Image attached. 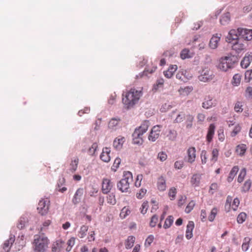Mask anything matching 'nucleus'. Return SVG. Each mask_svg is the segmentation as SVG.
<instances>
[{
    "mask_svg": "<svg viewBox=\"0 0 252 252\" xmlns=\"http://www.w3.org/2000/svg\"><path fill=\"white\" fill-rule=\"evenodd\" d=\"M49 200L48 198L42 199L38 203L37 210L41 215L47 214L49 210Z\"/></svg>",
    "mask_w": 252,
    "mask_h": 252,
    "instance_id": "nucleus-5",
    "label": "nucleus"
},
{
    "mask_svg": "<svg viewBox=\"0 0 252 252\" xmlns=\"http://www.w3.org/2000/svg\"><path fill=\"white\" fill-rule=\"evenodd\" d=\"M246 150V146L245 145H238L236 148V152L240 156L243 155Z\"/></svg>",
    "mask_w": 252,
    "mask_h": 252,
    "instance_id": "nucleus-50",
    "label": "nucleus"
},
{
    "mask_svg": "<svg viewBox=\"0 0 252 252\" xmlns=\"http://www.w3.org/2000/svg\"><path fill=\"white\" fill-rule=\"evenodd\" d=\"M194 227V224L192 221H189L187 226L186 237L187 239H190L192 236V231Z\"/></svg>",
    "mask_w": 252,
    "mask_h": 252,
    "instance_id": "nucleus-22",
    "label": "nucleus"
},
{
    "mask_svg": "<svg viewBox=\"0 0 252 252\" xmlns=\"http://www.w3.org/2000/svg\"><path fill=\"white\" fill-rule=\"evenodd\" d=\"M177 69L176 64H171L167 70L163 72L164 76L167 78H170Z\"/></svg>",
    "mask_w": 252,
    "mask_h": 252,
    "instance_id": "nucleus-25",
    "label": "nucleus"
},
{
    "mask_svg": "<svg viewBox=\"0 0 252 252\" xmlns=\"http://www.w3.org/2000/svg\"><path fill=\"white\" fill-rule=\"evenodd\" d=\"M251 187V182L250 180L246 181L243 187V191L244 192L248 191Z\"/></svg>",
    "mask_w": 252,
    "mask_h": 252,
    "instance_id": "nucleus-57",
    "label": "nucleus"
},
{
    "mask_svg": "<svg viewBox=\"0 0 252 252\" xmlns=\"http://www.w3.org/2000/svg\"><path fill=\"white\" fill-rule=\"evenodd\" d=\"M142 95L141 90H137L134 88L123 94L122 102L125 108L131 109L138 102L140 97Z\"/></svg>",
    "mask_w": 252,
    "mask_h": 252,
    "instance_id": "nucleus-1",
    "label": "nucleus"
},
{
    "mask_svg": "<svg viewBox=\"0 0 252 252\" xmlns=\"http://www.w3.org/2000/svg\"><path fill=\"white\" fill-rule=\"evenodd\" d=\"M233 64H217V67L221 71H227L229 69H232L234 67Z\"/></svg>",
    "mask_w": 252,
    "mask_h": 252,
    "instance_id": "nucleus-35",
    "label": "nucleus"
},
{
    "mask_svg": "<svg viewBox=\"0 0 252 252\" xmlns=\"http://www.w3.org/2000/svg\"><path fill=\"white\" fill-rule=\"evenodd\" d=\"M245 43H246V42L238 40L235 43L233 44L232 48L236 52L240 53L246 49V46Z\"/></svg>",
    "mask_w": 252,
    "mask_h": 252,
    "instance_id": "nucleus-14",
    "label": "nucleus"
},
{
    "mask_svg": "<svg viewBox=\"0 0 252 252\" xmlns=\"http://www.w3.org/2000/svg\"><path fill=\"white\" fill-rule=\"evenodd\" d=\"M149 126V121H145L139 127L135 129L132 135V141L134 144L138 145L142 144L143 140L142 136L143 134L147 131Z\"/></svg>",
    "mask_w": 252,
    "mask_h": 252,
    "instance_id": "nucleus-2",
    "label": "nucleus"
},
{
    "mask_svg": "<svg viewBox=\"0 0 252 252\" xmlns=\"http://www.w3.org/2000/svg\"><path fill=\"white\" fill-rule=\"evenodd\" d=\"M217 100L210 96L208 95L205 97L204 101L202 103V107L205 109H209L216 106Z\"/></svg>",
    "mask_w": 252,
    "mask_h": 252,
    "instance_id": "nucleus-8",
    "label": "nucleus"
},
{
    "mask_svg": "<svg viewBox=\"0 0 252 252\" xmlns=\"http://www.w3.org/2000/svg\"><path fill=\"white\" fill-rule=\"evenodd\" d=\"M79 158H78L76 157L73 159H72L71 163H70L69 165V170L71 172H74L77 168Z\"/></svg>",
    "mask_w": 252,
    "mask_h": 252,
    "instance_id": "nucleus-30",
    "label": "nucleus"
},
{
    "mask_svg": "<svg viewBox=\"0 0 252 252\" xmlns=\"http://www.w3.org/2000/svg\"><path fill=\"white\" fill-rule=\"evenodd\" d=\"M28 215H23V216H22L19 221H18V222L17 223V227L20 229H23L26 224L28 222Z\"/></svg>",
    "mask_w": 252,
    "mask_h": 252,
    "instance_id": "nucleus-29",
    "label": "nucleus"
},
{
    "mask_svg": "<svg viewBox=\"0 0 252 252\" xmlns=\"http://www.w3.org/2000/svg\"><path fill=\"white\" fill-rule=\"evenodd\" d=\"M239 59L237 56L228 54L220 59V63H237Z\"/></svg>",
    "mask_w": 252,
    "mask_h": 252,
    "instance_id": "nucleus-11",
    "label": "nucleus"
},
{
    "mask_svg": "<svg viewBox=\"0 0 252 252\" xmlns=\"http://www.w3.org/2000/svg\"><path fill=\"white\" fill-rule=\"evenodd\" d=\"M215 129L216 126L214 124H211L209 126L206 135V140L208 143H210L212 141L215 134Z\"/></svg>",
    "mask_w": 252,
    "mask_h": 252,
    "instance_id": "nucleus-21",
    "label": "nucleus"
},
{
    "mask_svg": "<svg viewBox=\"0 0 252 252\" xmlns=\"http://www.w3.org/2000/svg\"><path fill=\"white\" fill-rule=\"evenodd\" d=\"M113 187V183L108 178H103L102 181V192L104 194L109 193Z\"/></svg>",
    "mask_w": 252,
    "mask_h": 252,
    "instance_id": "nucleus-9",
    "label": "nucleus"
},
{
    "mask_svg": "<svg viewBox=\"0 0 252 252\" xmlns=\"http://www.w3.org/2000/svg\"><path fill=\"white\" fill-rule=\"evenodd\" d=\"M84 189L83 188H80L78 189L72 198V203L75 205L79 203L81 201V197H82Z\"/></svg>",
    "mask_w": 252,
    "mask_h": 252,
    "instance_id": "nucleus-19",
    "label": "nucleus"
},
{
    "mask_svg": "<svg viewBox=\"0 0 252 252\" xmlns=\"http://www.w3.org/2000/svg\"><path fill=\"white\" fill-rule=\"evenodd\" d=\"M218 139L220 141H223L225 139L224 130L223 128H220L218 130Z\"/></svg>",
    "mask_w": 252,
    "mask_h": 252,
    "instance_id": "nucleus-52",
    "label": "nucleus"
},
{
    "mask_svg": "<svg viewBox=\"0 0 252 252\" xmlns=\"http://www.w3.org/2000/svg\"><path fill=\"white\" fill-rule=\"evenodd\" d=\"M192 56V54L188 49H183L180 53V57L182 59L190 58Z\"/></svg>",
    "mask_w": 252,
    "mask_h": 252,
    "instance_id": "nucleus-38",
    "label": "nucleus"
},
{
    "mask_svg": "<svg viewBox=\"0 0 252 252\" xmlns=\"http://www.w3.org/2000/svg\"><path fill=\"white\" fill-rule=\"evenodd\" d=\"M213 78V75L208 69L205 68L203 69L200 73L198 76V79L202 82H207L211 81Z\"/></svg>",
    "mask_w": 252,
    "mask_h": 252,
    "instance_id": "nucleus-7",
    "label": "nucleus"
},
{
    "mask_svg": "<svg viewBox=\"0 0 252 252\" xmlns=\"http://www.w3.org/2000/svg\"><path fill=\"white\" fill-rule=\"evenodd\" d=\"M230 20V15L227 12L222 15L220 19V23L221 25H225L229 23Z\"/></svg>",
    "mask_w": 252,
    "mask_h": 252,
    "instance_id": "nucleus-33",
    "label": "nucleus"
},
{
    "mask_svg": "<svg viewBox=\"0 0 252 252\" xmlns=\"http://www.w3.org/2000/svg\"><path fill=\"white\" fill-rule=\"evenodd\" d=\"M15 240V236L10 234L8 240H6L3 245L2 249L5 252H9L11 247Z\"/></svg>",
    "mask_w": 252,
    "mask_h": 252,
    "instance_id": "nucleus-15",
    "label": "nucleus"
},
{
    "mask_svg": "<svg viewBox=\"0 0 252 252\" xmlns=\"http://www.w3.org/2000/svg\"><path fill=\"white\" fill-rule=\"evenodd\" d=\"M97 147V144L96 143H94L88 150V154L91 156H94L95 152L96 151Z\"/></svg>",
    "mask_w": 252,
    "mask_h": 252,
    "instance_id": "nucleus-41",
    "label": "nucleus"
},
{
    "mask_svg": "<svg viewBox=\"0 0 252 252\" xmlns=\"http://www.w3.org/2000/svg\"><path fill=\"white\" fill-rule=\"evenodd\" d=\"M195 206V202L194 201H191L187 205L185 209V212L187 213H189L193 208Z\"/></svg>",
    "mask_w": 252,
    "mask_h": 252,
    "instance_id": "nucleus-61",
    "label": "nucleus"
},
{
    "mask_svg": "<svg viewBox=\"0 0 252 252\" xmlns=\"http://www.w3.org/2000/svg\"><path fill=\"white\" fill-rule=\"evenodd\" d=\"M49 241L47 237L42 236L35 238L33 242L34 252H45Z\"/></svg>",
    "mask_w": 252,
    "mask_h": 252,
    "instance_id": "nucleus-4",
    "label": "nucleus"
},
{
    "mask_svg": "<svg viewBox=\"0 0 252 252\" xmlns=\"http://www.w3.org/2000/svg\"><path fill=\"white\" fill-rule=\"evenodd\" d=\"M174 218L172 216H168L165 220L163 227L165 229L169 228L173 224Z\"/></svg>",
    "mask_w": 252,
    "mask_h": 252,
    "instance_id": "nucleus-40",
    "label": "nucleus"
},
{
    "mask_svg": "<svg viewBox=\"0 0 252 252\" xmlns=\"http://www.w3.org/2000/svg\"><path fill=\"white\" fill-rule=\"evenodd\" d=\"M125 141V138L123 136H119L115 138L113 141V147L115 149L120 150L122 149L123 144Z\"/></svg>",
    "mask_w": 252,
    "mask_h": 252,
    "instance_id": "nucleus-20",
    "label": "nucleus"
},
{
    "mask_svg": "<svg viewBox=\"0 0 252 252\" xmlns=\"http://www.w3.org/2000/svg\"><path fill=\"white\" fill-rule=\"evenodd\" d=\"M245 95L247 99L252 98V87H248L247 88Z\"/></svg>",
    "mask_w": 252,
    "mask_h": 252,
    "instance_id": "nucleus-56",
    "label": "nucleus"
},
{
    "mask_svg": "<svg viewBox=\"0 0 252 252\" xmlns=\"http://www.w3.org/2000/svg\"><path fill=\"white\" fill-rule=\"evenodd\" d=\"M238 171L239 168L237 166H235L232 168L227 179L228 182H231L232 181Z\"/></svg>",
    "mask_w": 252,
    "mask_h": 252,
    "instance_id": "nucleus-31",
    "label": "nucleus"
},
{
    "mask_svg": "<svg viewBox=\"0 0 252 252\" xmlns=\"http://www.w3.org/2000/svg\"><path fill=\"white\" fill-rule=\"evenodd\" d=\"M164 80L162 78H158L156 83L153 85V91L156 92L159 89L162 88L163 87Z\"/></svg>",
    "mask_w": 252,
    "mask_h": 252,
    "instance_id": "nucleus-26",
    "label": "nucleus"
},
{
    "mask_svg": "<svg viewBox=\"0 0 252 252\" xmlns=\"http://www.w3.org/2000/svg\"><path fill=\"white\" fill-rule=\"evenodd\" d=\"M185 118V114L183 112H182L177 115L174 122L175 123H180L184 121Z\"/></svg>",
    "mask_w": 252,
    "mask_h": 252,
    "instance_id": "nucleus-51",
    "label": "nucleus"
},
{
    "mask_svg": "<svg viewBox=\"0 0 252 252\" xmlns=\"http://www.w3.org/2000/svg\"><path fill=\"white\" fill-rule=\"evenodd\" d=\"M246 175V168H243L240 171V172L238 176V179H237L238 182L239 183H242Z\"/></svg>",
    "mask_w": 252,
    "mask_h": 252,
    "instance_id": "nucleus-48",
    "label": "nucleus"
},
{
    "mask_svg": "<svg viewBox=\"0 0 252 252\" xmlns=\"http://www.w3.org/2000/svg\"><path fill=\"white\" fill-rule=\"evenodd\" d=\"M111 150L110 148L105 147L102 149V152L100 155V158L104 162H108L110 161V154Z\"/></svg>",
    "mask_w": 252,
    "mask_h": 252,
    "instance_id": "nucleus-16",
    "label": "nucleus"
},
{
    "mask_svg": "<svg viewBox=\"0 0 252 252\" xmlns=\"http://www.w3.org/2000/svg\"><path fill=\"white\" fill-rule=\"evenodd\" d=\"M252 69L248 70L246 71L245 74V79L247 82H250L252 79Z\"/></svg>",
    "mask_w": 252,
    "mask_h": 252,
    "instance_id": "nucleus-62",
    "label": "nucleus"
},
{
    "mask_svg": "<svg viewBox=\"0 0 252 252\" xmlns=\"http://www.w3.org/2000/svg\"><path fill=\"white\" fill-rule=\"evenodd\" d=\"M194 121V116L191 114L186 115V120L185 122L187 128H190L192 126V123Z\"/></svg>",
    "mask_w": 252,
    "mask_h": 252,
    "instance_id": "nucleus-34",
    "label": "nucleus"
},
{
    "mask_svg": "<svg viewBox=\"0 0 252 252\" xmlns=\"http://www.w3.org/2000/svg\"><path fill=\"white\" fill-rule=\"evenodd\" d=\"M247 218V215L244 212H242L239 214V215L237 217V220L238 223H243Z\"/></svg>",
    "mask_w": 252,
    "mask_h": 252,
    "instance_id": "nucleus-47",
    "label": "nucleus"
},
{
    "mask_svg": "<svg viewBox=\"0 0 252 252\" xmlns=\"http://www.w3.org/2000/svg\"><path fill=\"white\" fill-rule=\"evenodd\" d=\"M157 187L159 191H163L166 190V179L163 176H161L158 179Z\"/></svg>",
    "mask_w": 252,
    "mask_h": 252,
    "instance_id": "nucleus-23",
    "label": "nucleus"
},
{
    "mask_svg": "<svg viewBox=\"0 0 252 252\" xmlns=\"http://www.w3.org/2000/svg\"><path fill=\"white\" fill-rule=\"evenodd\" d=\"M240 36L245 40L250 41L252 39V30L240 28Z\"/></svg>",
    "mask_w": 252,
    "mask_h": 252,
    "instance_id": "nucleus-18",
    "label": "nucleus"
},
{
    "mask_svg": "<svg viewBox=\"0 0 252 252\" xmlns=\"http://www.w3.org/2000/svg\"><path fill=\"white\" fill-rule=\"evenodd\" d=\"M241 127L239 125H236L231 133V136L232 137L235 136L241 131Z\"/></svg>",
    "mask_w": 252,
    "mask_h": 252,
    "instance_id": "nucleus-60",
    "label": "nucleus"
},
{
    "mask_svg": "<svg viewBox=\"0 0 252 252\" xmlns=\"http://www.w3.org/2000/svg\"><path fill=\"white\" fill-rule=\"evenodd\" d=\"M177 135V131L175 130L170 129L169 131L168 134L167 135V137L169 140L174 141L176 139Z\"/></svg>",
    "mask_w": 252,
    "mask_h": 252,
    "instance_id": "nucleus-43",
    "label": "nucleus"
},
{
    "mask_svg": "<svg viewBox=\"0 0 252 252\" xmlns=\"http://www.w3.org/2000/svg\"><path fill=\"white\" fill-rule=\"evenodd\" d=\"M218 187V185L217 183H212L210 186L209 192L211 194H213L217 190Z\"/></svg>",
    "mask_w": 252,
    "mask_h": 252,
    "instance_id": "nucleus-55",
    "label": "nucleus"
},
{
    "mask_svg": "<svg viewBox=\"0 0 252 252\" xmlns=\"http://www.w3.org/2000/svg\"><path fill=\"white\" fill-rule=\"evenodd\" d=\"M252 61V53H247L243 58L241 63H251Z\"/></svg>",
    "mask_w": 252,
    "mask_h": 252,
    "instance_id": "nucleus-45",
    "label": "nucleus"
},
{
    "mask_svg": "<svg viewBox=\"0 0 252 252\" xmlns=\"http://www.w3.org/2000/svg\"><path fill=\"white\" fill-rule=\"evenodd\" d=\"M161 127L159 125L155 126L153 127L148 136V139L150 141L155 142L158 138Z\"/></svg>",
    "mask_w": 252,
    "mask_h": 252,
    "instance_id": "nucleus-6",
    "label": "nucleus"
},
{
    "mask_svg": "<svg viewBox=\"0 0 252 252\" xmlns=\"http://www.w3.org/2000/svg\"><path fill=\"white\" fill-rule=\"evenodd\" d=\"M88 230V227L86 225H83L81 227L80 231L79 232V236L80 238H83L86 235V233Z\"/></svg>",
    "mask_w": 252,
    "mask_h": 252,
    "instance_id": "nucleus-46",
    "label": "nucleus"
},
{
    "mask_svg": "<svg viewBox=\"0 0 252 252\" xmlns=\"http://www.w3.org/2000/svg\"><path fill=\"white\" fill-rule=\"evenodd\" d=\"M193 88L191 86H187L185 87H180L179 92L180 94L184 95H188L192 91Z\"/></svg>",
    "mask_w": 252,
    "mask_h": 252,
    "instance_id": "nucleus-36",
    "label": "nucleus"
},
{
    "mask_svg": "<svg viewBox=\"0 0 252 252\" xmlns=\"http://www.w3.org/2000/svg\"><path fill=\"white\" fill-rule=\"evenodd\" d=\"M135 237L133 236H129L125 242V247L126 249H131L134 245Z\"/></svg>",
    "mask_w": 252,
    "mask_h": 252,
    "instance_id": "nucleus-32",
    "label": "nucleus"
},
{
    "mask_svg": "<svg viewBox=\"0 0 252 252\" xmlns=\"http://www.w3.org/2000/svg\"><path fill=\"white\" fill-rule=\"evenodd\" d=\"M64 242L61 239H59L54 242L52 246V252H60L63 248Z\"/></svg>",
    "mask_w": 252,
    "mask_h": 252,
    "instance_id": "nucleus-17",
    "label": "nucleus"
},
{
    "mask_svg": "<svg viewBox=\"0 0 252 252\" xmlns=\"http://www.w3.org/2000/svg\"><path fill=\"white\" fill-rule=\"evenodd\" d=\"M120 122L121 119L119 118H112L108 123V128L111 131L116 130L121 127Z\"/></svg>",
    "mask_w": 252,
    "mask_h": 252,
    "instance_id": "nucleus-12",
    "label": "nucleus"
},
{
    "mask_svg": "<svg viewBox=\"0 0 252 252\" xmlns=\"http://www.w3.org/2000/svg\"><path fill=\"white\" fill-rule=\"evenodd\" d=\"M221 34L217 33L215 35H213L211 38L209 46L212 49H216L218 45V42L220 40Z\"/></svg>",
    "mask_w": 252,
    "mask_h": 252,
    "instance_id": "nucleus-24",
    "label": "nucleus"
},
{
    "mask_svg": "<svg viewBox=\"0 0 252 252\" xmlns=\"http://www.w3.org/2000/svg\"><path fill=\"white\" fill-rule=\"evenodd\" d=\"M243 105L241 102H237L234 106V110L236 112H242L243 110V108H242Z\"/></svg>",
    "mask_w": 252,
    "mask_h": 252,
    "instance_id": "nucleus-64",
    "label": "nucleus"
},
{
    "mask_svg": "<svg viewBox=\"0 0 252 252\" xmlns=\"http://www.w3.org/2000/svg\"><path fill=\"white\" fill-rule=\"evenodd\" d=\"M151 65H148L142 72L141 76H148L149 74L153 73L156 71L157 67L156 66L154 65L153 64H150Z\"/></svg>",
    "mask_w": 252,
    "mask_h": 252,
    "instance_id": "nucleus-28",
    "label": "nucleus"
},
{
    "mask_svg": "<svg viewBox=\"0 0 252 252\" xmlns=\"http://www.w3.org/2000/svg\"><path fill=\"white\" fill-rule=\"evenodd\" d=\"M167 158L166 154L164 152H160L158 154V158L161 161H165Z\"/></svg>",
    "mask_w": 252,
    "mask_h": 252,
    "instance_id": "nucleus-63",
    "label": "nucleus"
},
{
    "mask_svg": "<svg viewBox=\"0 0 252 252\" xmlns=\"http://www.w3.org/2000/svg\"><path fill=\"white\" fill-rule=\"evenodd\" d=\"M251 241V238L248 237L244 238L243 242L242 245V249L244 252H246L248 250L250 247V243Z\"/></svg>",
    "mask_w": 252,
    "mask_h": 252,
    "instance_id": "nucleus-37",
    "label": "nucleus"
},
{
    "mask_svg": "<svg viewBox=\"0 0 252 252\" xmlns=\"http://www.w3.org/2000/svg\"><path fill=\"white\" fill-rule=\"evenodd\" d=\"M240 28L237 30H231L229 31L228 35L226 37V41L232 42L233 41L237 40L239 36H240Z\"/></svg>",
    "mask_w": 252,
    "mask_h": 252,
    "instance_id": "nucleus-10",
    "label": "nucleus"
},
{
    "mask_svg": "<svg viewBox=\"0 0 252 252\" xmlns=\"http://www.w3.org/2000/svg\"><path fill=\"white\" fill-rule=\"evenodd\" d=\"M201 162L202 164H205L207 160V152L205 150H202L200 154Z\"/></svg>",
    "mask_w": 252,
    "mask_h": 252,
    "instance_id": "nucleus-54",
    "label": "nucleus"
},
{
    "mask_svg": "<svg viewBox=\"0 0 252 252\" xmlns=\"http://www.w3.org/2000/svg\"><path fill=\"white\" fill-rule=\"evenodd\" d=\"M121 159L119 158H117L113 163V164L112 166V170L114 171H116L117 168L119 167V165L121 163Z\"/></svg>",
    "mask_w": 252,
    "mask_h": 252,
    "instance_id": "nucleus-53",
    "label": "nucleus"
},
{
    "mask_svg": "<svg viewBox=\"0 0 252 252\" xmlns=\"http://www.w3.org/2000/svg\"><path fill=\"white\" fill-rule=\"evenodd\" d=\"M201 176L199 174H193L191 178L190 183L194 187H198L200 184Z\"/></svg>",
    "mask_w": 252,
    "mask_h": 252,
    "instance_id": "nucleus-27",
    "label": "nucleus"
},
{
    "mask_svg": "<svg viewBox=\"0 0 252 252\" xmlns=\"http://www.w3.org/2000/svg\"><path fill=\"white\" fill-rule=\"evenodd\" d=\"M218 213V209L217 208L214 207L213 208L209 216H208V220L212 222L215 220L216 216Z\"/></svg>",
    "mask_w": 252,
    "mask_h": 252,
    "instance_id": "nucleus-42",
    "label": "nucleus"
},
{
    "mask_svg": "<svg viewBox=\"0 0 252 252\" xmlns=\"http://www.w3.org/2000/svg\"><path fill=\"white\" fill-rule=\"evenodd\" d=\"M196 158V149L194 147H189L187 150V161L193 163Z\"/></svg>",
    "mask_w": 252,
    "mask_h": 252,
    "instance_id": "nucleus-13",
    "label": "nucleus"
},
{
    "mask_svg": "<svg viewBox=\"0 0 252 252\" xmlns=\"http://www.w3.org/2000/svg\"><path fill=\"white\" fill-rule=\"evenodd\" d=\"M219 156V150L215 148L212 150V158L211 161L214 163L217 161Z\"/></svg>",
    "mask_w": 252,
    "mask_h": 252,
    "instance_id": "nucleus-44",
    "label": "nucleus"
},
{
    "mask_svg": "<svg viewBox=\"0 0 252 252\" xmlns=\"http://www.w3.org/2000/svg\"><path fill=\"white\" fill-rule=\"evenodd\" d=\"M232 200V197L230 196H228L226 198V203L225 204V208L227 210V211H230V208L231 207V203Z\"/></svg>",
    "mask_w": 252,
    "mask_h": 252,
    "instance_id": "nucleus-59",
    "label": "nucleus"
},
{
    "mask_svg": "<svg viewBox=\"0 0 252 252\" xmlns=\"http://www.w3.org/2000/svg\"><path fill=\"white\" fill-rule=\"evenodd\" d=\"M132 181V173L129 171L125 172L123 178L117 184L118 189L122 192H128L129 190V185Z\"/></svg>",
    "mask_w": 252,
    "mask_h": 252,
    "instance_id": "nucleus-3",
    "label": "nucleus"
},
{
    "mask_svg": "<svg viewBox=\"0 0 252 252\" xmlns=\"http://www.w3.org/2000/svg\"><path fill=\"white\" fill-rule=\"evenodd\" d=\"M107 202L108 203L111 205H114L116 203V200L115 198V196L113 193L110 194L107 197Z\"/></svg>",
    "mask_w": 252,
    "mask_h": 252,
    "instance_id": "nucleus-49",
    "label": "nucleus"
},
{
    "mask_svg": "<svg viewBox=\"0 0 252 252\" xmlns=\"http://www.w3.org/2000/svg\"><path fill=\"white\" fill-rule=\"evenodd\" d=\"M158 221V217L156 215H154L152 216L150 222V225L152 227H154L156 226L157 222Z\"/></svg>",
    "mask_w": 252,
    "mask_h": 252,
    "instance_id": "nucleus-58",
    "label": "nucleus"
},
{
    "mask_svg": "<svg viewBox=\"0 0 252 252\" xmlns=\"http://www.w3.org/2000/svg\"><path fill=\"white\" fill-rule=\"evenodd\" d=\"M241 80V76L239 74H235L232 78L231 83L234 86L239 85Z\"/></svg>",
    "mask_w": 252,
    "mask_h": 252,
    "instance_id": "nucleus-39",
    "label": "nucleus"
}]
</instances>
